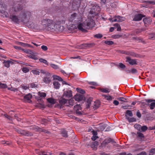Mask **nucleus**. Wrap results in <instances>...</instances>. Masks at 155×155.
<instances>
[{"instance_id":"1","label":"nucleus","mask_w":155,"mask_h":155,"mask_svg":"<svg viewBox=\"0 0 155 155\" xmlns=\"http://www.w3.org/2000/svg\"><path fill=\"white\" fill-rule=\"evenodd\" d=\"M31 14L30 12L23 10L21 12L18 17L14 15H10V18L14 22L18 23L21 21H23L25 18L28 16H29Z\"/></svg>"},{"instance_id":"2","label":"nucleus","mask_w":155,"mask_h":155,"mask_svg":"<svg viewBox=\"0 0 155 155\" xmlns=\"http://www.w3.org/2000/svg\"><path fill=\"white\" fill-rule=\"evenodd\" d=\"M95 23L94 20L92 19H89L86 22L83 23H80L78 26V29L83 32L86 31V29H89L94 26Z\"/></svg>"},{"instance_id":"3","label":"nucleus","mask_w":155,"mask_h":155,"mask_svg":"<svg viewBox=\"0 0 155 155\" xmlns=\"http://www.w3.org/2000/svg\"><path fill=\"white\" fill-rule=\"evenodd\" d=\"M25 6V4L22 5L21 2H18L14 5L12 8V10L15 12H17L21 10Z\"/></svg>"},{"instance_id":"4","label":"nucleus","mask_w":155,"mask_h":155,"mask_svg":"<svg viewBox=\"0 0 155 155\" xmlns=\"http://www.w3.org/2000/svg\"><path fill=\"white\" fill-rule=\"evenodd\" d=\"M49 24L47 27V28L45 29L48 30V31H54L56 30L55 27H57V25L55 24L53 21L52 20V22L49 23Z\"/></svg>"},{"instance_id":"5","label":"nucleus","mask_w":155,"mask_h":155,"mask_svg":"<svg viewBox=\"0 0 155 155\" xmlns=\"http://www.w3.org/2000/svg\"><path fill=\"white\" fill-rule=\"evenodd\" d=\"M51 22H52L51 20L48 19H43L42 21V25L43 27L41 28L44 29H47L49 23Z\"/></svg>"},{"instance_id":"6","label":"nucleus","mask_w":155,"mask_h":155,"mask_svg":"<svg viewBox=\"0 0 155 155\" xmlns=\"http://www.w3.org/2000/svg\"><path fill=\"white\" fill-rule=\"evenodd\" d=\"M126 61L131 65H137L138 63L136 59H132L129 57L126 58Z\"/></svg>"},{"instance_id":"7","label":"nucleus","mask_w":155,"mask_h":155,"mask_svg":"<svg viewBox=\"0 0 155 155\" xmlns=\"http://www.w3.org/2000/svg\"><path fill=\"white\" fill-rule=\"evenodd\" d=\"M111 143V144H112L119 145V144H116V142L114 141L111 139L110 138L105 139L103 142V143L105 145L107 144L108 143Z\"/></svg>"},{"instance_id":"8","label":"nucleus","mask_w":155,"mask_h":155,"mask_svg":"<svg viewBox=\"0 0 155 155\" xmlns=\"http://www.w3.org/2000/svg\"><path fill=\"white\" fill-rule=\"evenodd\" d=\"M51 81V76L49 73H47L46 76L43 78V81L46 83H49Z\"/></svg>"},{"instance_id":"9","label":"nucleus","mask_w":155,"mask_h":155,"mask_svg":"<svg viewBox=\"0 0 155 155\" xmlns=\"http://www.w3.org/2000/svg\"><path fill=\"white\" fill-rule=\"evenodd\" d=\"M18 133L23 135L27 136H30L33 135L32 133L28 131L20 130L18 131Z\"/></svg>"},{"instance_id":"10","label":"nucleus","mask_w":155,"mask_h":155,"mask_svg":"<svg viewBox=\"0 0 155 155\" xmlns=\"http://www.w3.org/2000/svg\"><path fill=\"white\" fill-rule=\"evenodd\" d=\"M146 102L147 103H151L150 104V109L151 110L153 109L155 107V102H152L153 101H155V100L153 99H146L145 100Z\"/></svg>"},{"instance_id":"11","label":"nucleus","mask_w":155,"mask_h":155,"mask_svg":"<svg viewBox=\"0 0 155 155\" xmlns=\"http://www.w3.org/2000/svg\"><path fill=\"white\" fill-rule=\"evenodd\" d=\"M80 6L79 2L77 0H73L72 3V7L74 10L78 8Z\"/></svg>"},{"instance_id":"12","label":"nucleus","mask_w":155,"mask_h":155,"mask_svg":"<svg viewBox=\"0 0 155 155\" xmlns=\"http://www.w3.org/2000/svg\"><path fill=\"white\" fill-rule=\"evenodd\" d=\"M72 96V92L70 90L65 91L63 94V97L69 98Z\"/></svg>"},{"instance_id":"13","label":"nucleus","mask_w":155,"mask_h":155,"mask_svg":"<svg viewBox=\"0 0 155 155\" xmlns=\"http://www.w3.org/2000/svg\"><path fill=\"white\" fill-rule=\"evenodd\" d=\"M32 95L30 94L26 95L24 97L25 101L29 103L31 102V99L32 98Z\"/></svg>"},{"instance_id":"14","label":"nucleus","mask_w":155,"mask_h":155,"mask_svg":"<svg viewBox=\"0 0 155 155\" xmlns=\"http://www.w3.org/2000/svg\"><path fill=\"white\" fill-rule=\"evenodd\" d=\"M143 17L142 14H138L135 16L133 20L134 21H139L142 19Z\"/></svg>"},{"instance_id":"15","label":"nucleus","mask_w":155,"mask_h":155,"mask_svg":"<svg viewBox=\"0 0 155 155\" xmlns=\"http://www.w3.org/2000/svg\"><path fill=\"white\" fill-rule=\"evenodd\" d=\"M143 20L144 24L147 25L150 24L152 22V20L150 18H144Z\"/></svg>"},{"instance_id":"16","label":"nucleus","mask_w":155,"mask_h":155,"mask_svg":"<svg viewBox=\"0 0 155 155\" xmlns=\"http://www.w3.org/2000/svg\"><path fill=\"white\" fill-rule=\"evenodd\" d=\"M75 100L77 101H80L83 99L82 95L80 94H76L74 97Z\"/></svg>"},{"instance_id":"17","label":"nucleus","mask_w":155,"mask_h":155,"mask_svg":"<svg viewBox=\"0 0 155 155\" xmlns=\"http://www.w3.org/2000/svg\"><path fill=\"white\" fill-rule=\"evenodd\" d=\"M75 17V19H74L73 21L74 23H79L81 21V18L78 16L77 14H76Z\"/></svg>"},{"instance_id":"18","label":"nucleus","mask_w":155,"mask_h":155,"mask_svg":"<svg viewBox=\"0 0 155 155\" xmlns=\"http://www.w3.org/2000/svg\"><path fill=\"white\" fill-rule=\"evenodd\" d=\"M111 90L108 88H103L100 89V91L103 93H108L110 92Z\"/></svg>"},{"instance_id":"19","label":"nucleus","mask_w":155,"mask_h":155,"mask_svg":"<svg viewBox=\"0 0 155 155\" xmlns=\"http://www.w3.org/2000/svg\"><path fill=\"white\" fill-rule=\"evenodd\" d=\"M126 119L127 120L130 122H132L136 121V119L134 117L130 118L127 116V115H125Z\"/></svg>"},{"instance_id":"20","label":"nucleus","mask_w":155,"mask_h":155,"mask_svg":"<svg viewBox=\"0 0 155 155\" xmlns=\"http://www.w3.org/2000/svg\"><path fill=\"white\" fill-rule=\"evenodd\" d=\"M11 62L12 61H10L5 60L4 61L3 63L4 66L7 68H8L10 66V64Z\"/></svg>"},{"instance_id":"21","label":"nucleus","mask_w":155,"mask_h":155,"mask_svg":"<svg viewBox=\"0 0 155 155\" xmlns=\"http://www.w3.org/2000/svg\"><path fill=\"white\" fill-rule=\"evenodd\" d=\"M68 101V100L66 99L65 98H62L59 100V101L61 105H64Z\"/></svg>"},{"instance_id":"22","label":"nucleus","mask_w":155,"mask_h":155,"mask_svg":"<svg viewBox=\"0 0 155 155\" xmlns=\"http://www.w3.org/2000/svg\"><path fill=\"white\" fill-rule=\"evenodd\" d=\"M35 129L37 130V131H42L44 132L45 133L48 134L49 133V131L47 130H46L45 129H42L40 128H38V127H36Z\"/></svg>"},{"instance_id":"23","label":"nucleus","mask_w":155,"mask_h":155,"mask_svg":"<svg viewBox=\"0 0 155 155\" xmlns=\"http://www.w3.org/2000/svg\"><path fill=\"white\" fill-rule=\"evenodd\" d=\"M76 14V13H74L71 15V16L69 18V20L70 21H71L73 22L74 20L75 19V17Z\"/></svg>"},{"instance_id":"24","label":"nucleus","mask_w":155,"mask_h":155,"mask_svg":"<svg viewBox=\"0 0 155 155\" xmlns=\"http://www.w3.org/2000/svg\"><path fill=\"white\" fill-rule=\"evenodd\" d=\"M61 134L64 137H67L68 136L67 132L65 130H63L61 131Z\"/></svg>"},{"instance_id":"25","label":"nucleus","mask_w":155,"mask_h":155,"mask_svg":"<svg viewBox=\"0 0 155 155\" xmlns=\"http://www.w3.org/2000/svg\"><path fill=\"white\" fill-rule=\"evenodd\" d=\"M53 84L54 86V87L56 89H58L60 87V85L58 82L56 81L54 82Z\"/></svg>"},{"instance_id":"26","label":"nucleus","mask_w":155,"mask_h":155,"mask_svg":"<svg viewBox=\"0 0 155 155\" xmlns=\"http://www.w3.org/2000/svg\"><path fill=\"white\" fill-rule=\"evenodd\" d=\"M47 100L49 103H50L51 104H54L56 102L55 100L51 98H48Z\"/></svg>"},{"instance_id":"27","label":"nucleus","mask_w":155,"mask_h":155,"mask_svg":"<svg viewBox=\"0 0 155 155\" xmlns=\"http://www.w3.org/2000/svg\"><path fill=\"white\" fill-rule=\"evenodd\" d=\"M127 71L129 73H131L132 74H135L137 72V70L134 68H132L130 70Z\"/></svg>"},{"instance_id":"28","label":"nucleus","mask_w":155,"mask_h":155,"mask_svg":"<svg viewBox=\"0 0 155 155\" xmlns=\"http://www.w3.org/2000/svg\"><path fill=\"white\" fill-rule=\"evenodd\" d=\"M117 19L118 20V22H119L124 21L125 18L124 17L118 16H117Z\"/></svg>"},{"instance_id":"29","label":"nucleus","mask_w":155,"mask_h":155,"mask_svg":"<svg viewBox=\"0 0 155 155\" xmlns=\"http://www.w3.org/2000/svg\"><path fill=\"white\" fill-rule=\"evenodd\" d=\"M147 129L148 127L146 126H143L142 127L141 126L140 132H144Z\"/></svg>"},{"instance_id":"30","label":"nucleus","mask_w":155,"mask_h":155,"mask_svg":"<svg viewBox=\"0 0 155 155\" xmlns=\"http://www.w3.org/2000/svg\"><path fill=\"white\" fill-rule=\"evenodd\" d=\"M103 96L105 97V98L108 101H110L114 99V98L110 96H107L105 95H104Z\"/></svg>"},{"instance_id":"31","label":"nucleus","mask_w":155,"mask_h":155,"mask_svg":"<svg viewBox=\"0 0 155 155\" xmlns=\"http://www.w3.org/2000/svg\"><path fill=\"white\" fill-rule=\"evenodd\" d=\"M92 9L94 10V12H95L96 11L98 12L100 11L99 7L97 5H96L95 6V5L93 6Z\"/></svg>"},{"instance_id":"32","label":"nucleus","mask_w":155,"mask_h":155,"mask_svg":"<svg viewBox=\"0 0 155 155\" xmlns=\"http://www.w3.org/2000/svg\"><path fill=\"white\" fill-rule=\"evenodd\" d=\"M53 78L54 79L58 80L60 81H61L63 80L62 78L61 77L58 76L54 75L53 76Z\"/></svg>"},{"instance_id":"33","label":"nucleus","mask_w":155,"mask_h":155,"mask_svg":"<svg viewBox=\"0 0 155 155\" xmlns=\"http://www.w3.org/2000/svg\"><path fill=\"white\" fill-rule=\"evenodd\" d=\"M38 94L39 96L41 97H45L46 96V94L44 92H39L38 93Z\"/></svg>"},{"instance_id":"34","label":"nucleus","mask_w":155,"mask_h":155,"mask_svg":"<svg viewBox=\"0 0 155 155\" xmlns=\"http://www.w3.org/2000/svg\"><path fill=\"white\" fill-rule=\"evenodd\" d=\"M141 126L140 125L137 124H135L134 126V128L137 129L140 132L141 129Z\"/></svg>"},{"instance_id":"35","label":"nucleus","mask_w":155,"mask_h":155,"mask_svg":"<svg viewBox=\"0 0 155 155\" xmlns=\"http://www.w3.org/2000/svg\"><path fill=\"white\" fill-rule=\"evenodd\" d=\"M126 115H127V116L128 115L130 117H132L133 116V113L131 111L129 110H127L126 114Z\"/></svg>"},{"instance_id":"36","label":"nucleus","mask_w":155,"mask_h":155,"mask_svg":"<svg viewBox=\"0 0 155 155\" xmlns=\"http://www.w3.org/2000/svg\"><path fill=\"white\" fill-rule=\"evenodd\" d=\"M39 61L43 63L46 65H48V62L46 60L43 58H40L39 59Z\"/></svg>"},{"instance_id":"37","label":"nucleus","mask_w":155,"mask_h":155,"mask_svg":"<svg viewBox=\"0 0 155 155\" xmlns=\"http://www.w3.org/2000/svg\"><path fill=\"white\" fill-rule=\"evenodd\" d=\"M22 70L24 73L28 72L29 71V69L26 67H23L22 69Z\"/></svg>"},{"instance_id":"38","label":"nucleus","mask_w":155,"mask_h":155,"mask_svg":"<svg viewBox=\"0 0 155 155\" xmlns=\"http://www.w3.org/2000/svg\"><path fill=\"white\" fill-rule=\"evenodd\" d=\"M105 43L108 45H112L114 44V42L111 41H107L104 42Z\"/></svg>"},{"instance_id":"39","label":"nucleus","mask_w":155,"mask_h":155,"mask_svg":"<svg viewBox=\"0 0 155 155\" xmlns=\"http://www.w3.org/2000/svg\"><path fill=\"white\" fill-rule=\"evenodd\" d=\"M19 44L21 45H22V46H28L29 47H32V48L33 47L32 46H31V45L28 44H25V43H23L22 42H19Z\"/></svg>"},{"instance_id":"40","label":"nucleus","mask_w":155,"mask_h":155,"mask_svg":"<svg viewBox=\"0 0 155 155\" xmlns=\"http://www.w3.org/2000/svg\"><path fill=\"white\" fill-rule=\"evenodd\" d=\"M100 104L99 102H97V103L96 102L94 103V109H96L98 108Z\"/></svg>"},{"instance_id":"41","label":"nucleus","mask_w":155,"mask_h":155,"mask_svg":"<svg viewBox=\"0 0 155 155\" xmlns=\"http://www.w3.org/2000/svg\"><path fill=\"white\" fill-rule=\"evenodd\" d=\"M0 87L2 88H5L8 87L7 85L5 84L0 83Z\"/></svg>"},{"instance_id":"42","label":"nucleus","mask_w":155,"mask_h":155,"mask_svg":"<svg viewBox=\"0 0 155 155\" xmlns=\"http://www.w3.org/2000/svg\"><path fill=\"white\" fill-rule=\"evenodd\" d=\"M137 134L138 137H140L141 139L144 137L143 134L141 133L137 132Z\"/></svg>"},{"instance_id":"43","label":"nucleus","mask_w":155,"mask_h":155,"mask_svg":"<svg viewBox=\"0 0 155 155\" xmlns=\"http://www.w3.org/2000/svg\"><path fill=\"white\" fill-rule=\"evenodd\" d=\"M117 99L124 102H127V99L124 97H120L117 98Z\"/></svg>"},{"instance_id":"44","label":"nucleus","mask_w":155,"mask_h":155,"mask_svg":"<svg viewBox=\"0 0 155 155\" xmlns=\"http://www.w3.org/2000/svg\"><path fill=\"white\" fill-rule=\"evenodd\" d=\"M102 35L100 34H98L95 35H94V37L97 38H101L102 37Z\"/></svg>"},{"instance_id":"45","label":"nucleus","mask_w":155,"mask_h":155,"mask_svg":"<svg viewBox=\"0 0 155 155\" xmlns=\"http://www.w3.org/2000/svg\"><path fill=\"white\" fill-rule=\"evenodd\" d=\"M50 65L52 68L54 69H57L59 68L58 66L57 65L54 64H51Z\"/></svg>"},{"instance_id":"46","label":"nucleus","mask_w":155,"mask_h":155,"mask_svg":"<svg viewBox=\"0 0 155 155\" xmlns=\"http://www.w3.org/2000/svg\"><path fill=\"white\" fill-rule=\"evenodd\" d=\"M149 38L151 39H155V34H151L149 36Z\"/></svg>"},{"instance_id":"47","label":"nucleus","mask_w":155,"mask_h":155,"mask_svg":"<svg viewBox=\"0 0 155 155\" xmlns=\"http://www.w3.org/2000/svg\"><path fill=\"white\" fill-rule=\"evenodd\" d=\"M74 99L72 98L69 100V103L71 105H73L74 104Z\"/></svg>"},{"instance_id":"48","label":"nucleus","mask_w":155,"mask_h":155,"mask_svg":"<svg viewBox=\"0 0 155 155\" xmlns=\"http://www.w3.org/2000/svg\"><path fill=\"white\" fill-rule=\"evenodd\" d=\"M118 66L120 68L123 69H124L126 68V66L122 63H120Z\"/></svg>"},{"instance_id":"49","label":"nucleus","mask_w":155,"mask_h":155,"mask_svg":"<svg viewBox=\"0 0 155 155\" xmlns=\"http://www.w3.org/2000/svg\"><path fill=\"white\" fill-rule=\"evenodd\" d=\"M77 91L81 94H84L85 93V91L84 90L80 88H77Z\"/></svg>"},{"instance_id":"50","label":"nucleus","mask_w":155,"mask_h":155,"mask_svg":"<svg viewBox=\"0 0 155 155\" xmlns=\"http://www.w3.org/2000/svg\"><path fill=\"white\" fill-rule=\"evenodd\" d=\"M32 72L34 74L36 75H39L40 73L39 71L37 70H32Z\"/></svg>"},{"instance_id":"51","label":"nucleus","mask_w":155,"mask_h":155,"mask_svg":"<svg viewBox=\"0 0 155 155\" xmlns=\"http://www.w3.org/2000/svg\"><path fill=\"white\" fill-rule=\"evenodd\" d=\"M150 155H153L155 153V148L152 149L150 152Z\"/></svg>"},{"instance_id":"52","label":"nucleus","mask_w":155,"mask_h":155,"mask_svg":"<svg viewBox=\"0 0 155 155\" xmlns=\"http://www.w3.org/2000/svg\"><path fill=\"white\" fill-rule=\"evenodd\" d=\"M41 48L44 51H46L48 50V47L47 46L43 45L41 46Z\"/></svg>"},{"instance_id":"53","label":"nucleus","mask_w":155,"mask_h":155,"mask_svg":"<svg viewBox=\"0 0 155 155\" xmlns=\"http://www.w3.org/2000/svg\"><path fill=\"white\" fill-rule=\"evenodd\" d=\"M92 98H91V97L89 98H88L87 100V102L88 103V106H90V104H91V102L92 101Z\"/></svg>"},{"instance_id":"54","label":"nucleus","mask_w":155,"mask_h":155,"mask_svg":"<svg viewBox=\"0 0 155 155\" xmlns=\"http://www.w3.org/2000/svg\"><path fill=\"white\" fill-rule=\"evenodd\" d=\"M145 2L146 3L150 5H154L155 4V2L153 1H145Z\"/></svg>"},{"instance_id":"55","label":"nucleus","mask_w":155,"mask_h":155,"mask_svg":"<svg viewBox=\"0 0 155 155\" xmlns=\"http://www.w3.org/2000/svg\"><path fill=\"white\" fill-rule=\"evenodd\" d=\"M74 108L75 110H78L80 109L81 107L80 105L77 104L74 107Z\"/></svg>"},{"instance_id":"56","label":"nucleus","mask_w":155,"mask_h":155,"mask_svg":"<svg viewBox=\"0 0 155 155\" xmlns=\"http://www.w3.org/2000/svg\"><path fill=\"white\" fill-rule=\"evenodd\" d=\"M6 144L7 145H9L11 144L9 142L5 141H2L1 142V143H0V144Z\"/></svg>"},{"instance_id":"57","label":"nucleus","mask_w":155,"mask_h":155,"mask_svg":"<svg viewBox=\"0 0 155 155\" xmlns=\"http://www.w3.org/2000/svg\"><path fill=\"white\" fill-rule=\"evenodd\" d=\"M98 138V137L97 136H93L91 137V139L92 140L95 141Z\"/></svg>"},{"instance_id":"58","label":"nucleus","mask_w":155,"mask_h":155,"mask_svg":"<svg viewBox=\"0 0 155 155\" xmlns=\"http://www.w3.org/2000/svg\"><path fill=\"white\" fill-rule=\"evenodd\" d=\"M136 115L139 118H140L141 116V114L139 111L137 112Z\"/></svg>"},{"instance_id":"59","label":"nucleus","mask_w":155,"mask_h":155,"mask_svg":"<svg viewBox=\"0 0 155 155\" xmlns=\"http://www.w3.org/2000/svg\"><path fill=\"white\" fill-rule=\"evenodd\" d=\"M92 134L93 135V136H97V133L96 131H94L93 129H92Z\"/></svg>"},{"instance_id":"60","label":"nucleus","mask_w":155,"mask_h":155,"mask_svg":"<svg viewBox=\"0 0 155 155\" xmlns=\"http://www.w3.org/2000/svg\"><path fill=\"white\" fill-rule=\"evenodd\" d=\"M8 89L9 90L12 91H17V89L13 87H11V88H8Z\"/></svg>"},{"instance_id":"61","label":"nucleus","mask_w":155,"mask_h":155,"mask_svg":"<svg viewBox=\"0 0 155 155\" xmlns=\"http://www.w3.org/2000/svg\"><path fill=\"white\" fill-rule=\"evenodd\" d=\"M110 6H111V7H112L113 8H115L116 6V4H115V2H113V3L110 2Z\"/></svg>"},{"instance_id":"62","label":"nucleus","mask_w":155,"mask_h":155,"mask_svg":"<svg viewBox=\"0 0 155 155\" xmlns=\"http://www.w3.org/2000/svg\"><path fill=\"white\" fill-rule=\"evenodd\" d=\"M121 36V35H114L113 36V38H114L116 39V38H120Z\"/></svg>"},{"instance_id":"63","label":"nucleus","mask_w":155,"mask_h":155,"mask_svg":"<svg viewBox=\"0 0 155 155\" xmlns=\"http://www.w3.org/2000/svg\"><path fill=\"white\" fill-rule=\"evenodd\" d=\"M113 104L115 105H117L119 104V102L117 100H114L113 101Z\"/></svg>"},{"instance_id":"64","label":"nucleus","mask_w":155,"mask_h":155,"mask_svg":"<svg viewBox=\"0 0 155 155\" xmlns=\"http://www.w3.org/2000/svg\"><path fill=\"white\" fill-rule=\"evenodd\" d=\"M147 153L145 152H142L141 153L137 154V155H146Z\"/></svg>"}]
</instances>
